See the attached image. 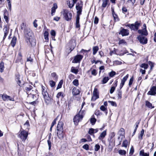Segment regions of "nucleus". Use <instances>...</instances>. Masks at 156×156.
Segmentation results:
<instances>
[{
  "instance_id": "nucleus-1",
  "label": "nucleus",
  "mask_w": 156,
  "mask_h": 156,
  "mask_svg": "<svg viewBox=\"0 0 156 156\" xmlns=\"http://www.w3.org/2000/svg\"><path fill=\"white\" fill-rule=\"evenodd\" d=\"M24 34L28 44H30L32 47L35 46L36 40L32 37L33 34L32 31L29 28H26L24 30Z\"/></svg>"
},
{
  "instance_id": "nucleus-2",
  "label": "nucleus",
  "mask_w": 156,
  "mask_h": 156,
  "mask_svg": "<svg viewBox=\"0 0 156 156\" xmlns=\"http://www.w3.org/2000/svg\"><path fill=\"white\" fill-rule=\"evenodd\" d=\"M82 6L79 3L76 4V8L77 10V14L76 17V27L79 28L80 27V25L79 23L80 16L81 14L82 11Z\"/></svg>"
},
{
  "instance_id": "nucleus-3",
  "label": "nucleus",
  "mask_w": 156,
  "mask_h": 156,
  "mask_svg": "<svg viewBox=\"0 0 156 156\" xmlns=\"http://www.w3.org/2000/svg\"><path fill=\"white\" fill-rule=\"evenodd\" d=\"M42 93L44 98V101L46 104H48L50 102L51 98L49 96V94L48 93L47 88L41 85Z\"/></svg>"
},
{
  "instance_id": "nucleus-4",
  "label": "nucleus",
  "mask_w": 156,
  "mask_h": 156,
  "mask_svg": "<svg viewBox=\"0 0 156 156\" xmlns=\"http://www.w3.org/2000/svg\"><path fill=\"white\" fill-rule=\"evenodd\" d=\"M84 114V112L81 109L79 112L74 117L73 121L75 125H78L79 122L82 119Z\"/></svg>"
},
{
  "instance_id": "nucleus-5",
  "label": "nucleus",
  "mask_w": 156,
  "mask_h": 156,
  "mask_svg": "<svg viewBox=\"0 0 156 156\" xmlns=\"http://www.w3.org/2000/svg\"><path fill=\"white\" fill-rule=\"evenodd\" d=\"M63 17L65 20L67 21H70L71 20L72 15L71 12L67 9H63L61 12Z\"/></svg>"
},
{
  "instance_id": "nucleus-6",
  "label": "nucleus",
  "mask_w": 156,
  "mask_h": 156,
  "mask_svg": "<svg viewBox=\"0 0 156 156\" xmlns=\"http://www.w3.org/2000/svg\"><path fill=\"white\" fill-rule=\"evenodd\" d=\"M28 135V132L25 130L20 131L18 136L23 141H25Z\"/></svg>"
},
{
  "instance_id": "nucleus-7",
  "label": "nucleus",
  "mask_w": 156,
  "mask_h": 156,
  "mask_svg": "<svg viewBox=\"0 0 156 156\" xmlns=\"http://www.w3.org/2000/svg\"><path fill=\"white\" fill-rule=\"evenodd\" d=\"M140 24V23L136 21L134 23L129 24H127L126 26L129 27L131 30L136 31L138 29Z\"/></svg>"
},
{
  "instance_id": "nucleus-8",
  "label": "nucleus",
  "mask_w": 156,
  "mask_h": 156,
  "mask_svg": "<svg viewBox=\"0 0 156 156\" xmlns=\"http://www.w3.org/2000/svg\"><path fill=\"white\" fill-rule=\"evenodd\" d=\"M137 38L140 43L143 44H145L147 43V38L142 35H139L137 37Z\"/></svg>"
},
{
  "instance_id": "nucleus-9",
  "label": "nucleus",
  "mask_w": 156,
  "mask_h": 156,
  "mask_svg": "<svg viewBox=\"0 0 156 156\" xmlns=\"http://www.w3.org/2000/svg\"><path fill=\"white\" fill-rule=\"evenodd\" d=\"M83 56L80 55H77L74 56L73 60L72 61L73 63H80L82 59Z\"/></svg>"
},
{
  "instance_id": "nucleus-10",
  "label": "nucleus",
  "mask_w": 156,
  "mask_h": 156,
  "mask_svg": "<svg viewBox=\"0 0 156 156\" xmlns=\"http://www.w3.org/2000/svg\"><path fill=\"white\" fill-rule=\"evenodd\" d=\"M1 97L3 100L4 101H8L9 100L13 101H14L13 98L11 97L10 96H8L6 94H2Z\"/></svg>"
},
{
  "instance_id": "nucleus-11",
  "label": "nucleus",
  "mask_w": 156,
  "mask_h": 156,
  "mask_svg": "<svg viewBox=\"0 0 156 156\" xmlns=\"http://www.w3.org/2000/svg\"><path fill=\"white\" fill-rule=\"evenodd\" d=\"M144 28L142 30H138V32L139 34H140L141 35L147 36L148 34L147 31L146 30V26L145 24L143 25Z\"/></svg>"
},
{
  "instance_id": "nucleus-12",
  "label": "nucleus",
  "mask_w": 156,
  "mask_h": 156,
  "mask_svg": "<svg viewBox=\"0 0 156 156\" xmlns=\"http://www.w3.org/2000/svg\"><path fill=\"white\" fill-rule=\"evenodd\" d=\"M93 95L92 97L91 100L92 101H94L96 99L99 98L98 92V89L96 87H95L93 92Z\"/></svg>"
},
{
  "instance_id": "nucleus-13",
  "label": "nucleus",
  "mask_w": 156,
  "mask_h": 156,
  "mask_svg": "<svg viewBox=\"0 0 156 156\" xmlns=\"http://www.w3.org/2000/svg\"><path fill=\"white\" fill-rule=\"evenodd\" d=\"M156 87L153 86L151 88L150 90L148 92L147 94L151 95H154L156 94Z\"/></svg>"
},
{
  "instance_id": "nucleus-14",
  "label": "nucleus",
  "mask_w": 156,
  "mask_h": 156,
  "mask_svg": "<svg viewBox=\"0 0 156 156\" xmlns=\"http://www.w3.org/2000/svg\"><path fill=\"white\" fill-rule=\"evenodd\" d=\"M77 0H68L67 1L68 4L69 8H72L73 7L75 3H76Z\"/></svg>"
},
{
  "instance_id": "nucleus-15",
  "label": "nucleus",
  "mask_w": 156,
  "mask_h": 156,
  "mask_svg": "<svg viewBox=\"0 0 156 156\" xmlns=\"http://www.w3.org/2000/svg\"><path fill=\"white\" fill-rule=\"evenodd\" d=\"M119 34H121L122 36H127L129 35V30L127 29L122 28L119 33Z\"/></svg>"
},
{
  "instance_id": "nucleus-16",
  "label": "nucleus",
  "mask_w": 156,
  "mask_h": 156,
  "mask_svg": "<svg viewBox=\"0 0 156 156\" xmlns=\"http://www.w3.org/2000/svg\"><path fill=\"white\" fill-rule=\"evenodd\" d=\"M3 30L4 32V36L3 37V40H4L6 37L7 36L9 32V29L8 27L5 26L4 27L3 29Z\"/></svg>"
},
{
  "instance_id": "nucleus-17",
  "label": "nucleus",
  "mask_w": 156,
  "mask_h": 156,
  "mask_svg": "<svg viewBox=\"0 0 156 156\" xmlns=\"http://www.w3.org/2000/svg\"><path fill=\"white\" fill-rule=\"evenodd\" d=\"M63 123L62 122H59L57 127V131L63 130Z\"/></svg>"
},
{
  "instance_id": "nucleus-18",
  "label": "nucleus",
  "mask_w": 156,
  "mask_h": 156,
  "mask_svg": "<svg viewBox=\"0 0 156 156\" xmlns=\"http://www.w3.org/2000/svg\"><path fill=\"white\" fill-rule=\"evenodd\" d=\"M117 85V81L116 80L115 81L114 83L112 85V86L111 87L110 90V93L112 94L115 90V87Z\"/></svg>"
},
{
  "instance_id": "nucleus-19",
  "label": "nucleus",
  "mask_w": 156,
  "mask_h": 156,
  "mask_svg": "<svg viewBox=\"0 0 156 156\" xmlns=\"http://www.w3.org/2000/svg\"><path fill=\"white\" fill-rule=\"evenodd\" d=\"M57 134L58 137L59 139H62L63 138V130L57 131Z\"/></svg>"
},
{
  "instance_id": "nucleus-20",
  "label": "nucleus",
  "mask_w": 156,
  "mask_h": 156,
  "mask_svg": "<svg viewBox=\"0 0 156 156\" xmlns=\"http://www.w3.org/2000/svg\"><path fill=\"white\" fill-rule=\"evenodd\" d=\"M106 135V130L103 131L100 135V136L98 137L99 140H102L103 139Z\"/></svg>"
},
{
  "instance_id": "nucleus-21",
  "label": "nucleus",
  "mask_w": 156,
  "mask_h": 156,
  "mask_svg": "<svg viewBox=\"0 0 156 156\" xmlns=\"http://www.w3.org/2000/svg\"><path fill=\"white\" fill-rule=\"evenodd\" d=\"M16 39H17V38H16V37L14 36L13 37V38L11 41L10 44V45L12 46V47H14L15 45L16 44Z\"/></svg>"
},
{
  "instance_id": "nucleus-22",
  "label": "nucleus",
  "mask_w": 156,
  "mask_h": 156,
  "mask_svg": "<svg viewBox=\"0 0 156 156\" xmlns=\"http://www.w3.org/2000/svg\"><path fill=\"white\" fill-rule=\"evenodd\" d=\"M80 93V91L79 89L76 87L73 88L72 90V94L74 95H76L79 94Z\"/></svg>"
},
{
  "instance_id": "nucleus-23",
  "label": "nucleus",
  "mask_w": 156,
  "mask_h": 156,
  "mask_svg": "<svg viewBox=\"0 0 156 156\" xmlns=\"http://www.w3.org/2000/svg\"><path fill=\"white\" fill-rule=\"evenodd\" d=\"M57 8V6L56 4L54 3L53 4V7L51 8V14L52 16H53L54 13L55 12L56 9Z\"/></svg>"
},
{
  "instance_id": "nucleus-24",
  "label": "nucleus",
  "mask_w": 156,
  "mask_h": 156,
  "mask_svg": "<svg viewBox=\"0 0 156 156\" xmlns=\"http://www.w3.org/2000/svg\"><path fill=\"white\" fill-rule=\"evenodd\" d=\"M118 99H121L122 98V91L120 89H118L117 91Z\"/></svg>"
},
{
  "instance_id": "nucleus-25",
  "label": "nucleus",
  "mask_w": 156,
  "mask_h": 156,
  "mask_svg": "<svg viewBox=\"0 0 156 156\" xmlns=\"http://www.w3.org/2000/svg\"><path fill=\"white\" fill-rule=\"evenodd\" d=\"M32 88L33 87L32 86L30 85H28L25 87V90L27 93H30V94H31L30 91Z\"/></svg>"
},
{
  "instance_id": "nucleus-26",
  "label": "nucleus",
  "mask_w": 156,
  "mask_h": 156,
  "mask_svg": "<svg viewBox=\"0 0 156 156\" xmlns=\"http://www.w3.org/2000/svg\"><path fill=\"white\" fill-rule=\"evenodd\" d=\"M70 71L71 72L75 74H77L79 72L78 69L72 66L71 69Z\"/></svg>"
},
{
  "instance_id": "nucleus-27",
  "label": "nucleus",
  "mask_w": 156,
  "mask_h": 156,
  "mask_svg": "<svg viewBox=\"0 0 156 156\" xmlns=\"http://www.w3.org/2000/svg\"><path fill=\"white\" fill-rule=\"evenodd\" d=\"M145 105L148 108L150 109H152L154 107L153 106L152 104L147 101H146Z\"/></svg>"
},
{
  "instance_id": "nucleus-28",
  "label": "nucleus",
  "mask_w": 156,
  "mask_h": 156,
  "mask_svg": "<svg viewBox=\"0 0 156 156\" xmlns=\"http://www.w3.org/2000/svg\"><path fill=\"white\" fill-rule=\"evenodd\" d=\"M140 154L142 156H149V153H144V150H142L140 151Z\"/></svg>"
},
{
  "instance_id": "nucleus-29",
  "label": "nucleus",
  "mask_w": 156,
  "mask_h": 156,
  "mask_svg": "<svg viewBox=\"0 0 156 156\" xmlns=\"http://www.w3.org/2000/svg\"><path fill=\"white\" fill-rule=\"evenodd\" d=\"M65 96L64 93L62 92H58L57 95L56 97L58 98H59L60 97H61L62 98H63Z\"/></svg>"
},
{
  "instance_id": "nucleus-30",
  "label": "nucleus",
  "mask_w": 156,
  "mask_h": 156,
  "mask_svg": "<svg viewBox=\"0 0 156 156\" xmlns=\"http://www.w3.org/2000/svg\"><path fill=\"white\" fill-rule=\"evenodd\" d=\"M93 54L95 55L99 50V48L98 46H94L93 48Z\"/></svg>"
},
{
  "instance_id": "nucleus-31",
  "label": "nucleus",
  "mask_w": 156,
  "mask_h": 156,
  "mask_svg": "<svg viewBox=\"0 0 156 156\" xmlns=\"http://www.w3.org/2000/svg\"><path fill=\"white\" fill-rule=\"evenodd\" d=\"M4 69V64L3 62H2L0 63V72L2 73Z\"/></svg>"
},
{
  "instance_id": "nucleus-32",
  "label": "nucleus",
  "mask_w": 156,
  "mask_h": 156,
  "mask_svg": "<svg viewBox=\"0 0 156 156\" xmlns=\"http://www.w3.org/2000/svg\"><path fill=\"white\" fill-rule=\"evenodd\" d=\"M51 77L53 79L57 81L58 79V76L55 73H53L51 74Z\"/></svg>"
},
{
  "instance_id": "nucleus-33",
  "label": "nucleus",
  "mask_w": 156,
  "mask_h": 156,
  "mask_svg": "<svg viewBox=\"0 0 156 156\" xmlns=\"http://www.w3.org/2000/svg\"><path fill=\"white\" fill-rule=\"evenodd\" d=\"M129 144V143L128 142V141L126 140H125L123 142L122 146L126 148L127 147L128 145Z\"/></svg>"
},
{
  "instance_id": "nucleus-34",
  "label": "nucleus",
  "mask_w": 156,
  "mask_h": 156,
  "mask_svg": "<svg viewBox=\"0 0 156 156\" xmlns=\"http://www.w3.org/2000/svg\"><path fill=\"white\" fill-rule=\"evenodd\" d=\"M140 67L144 68L145 69H147L148 67V65L147 64L142 63L140 65Z\"/></svg>"
},
{
  "instance_id": "nucleus-35",
  "label": "nucleus",
  "mask_w": 156,
  "mask_h": 156,
  "mask_svg": "<svg viewBox=\"0 0 156 156\" xmlns=\"http://www.w3.org/2000/svg\"><path fill=\"white\" fill-rule=\"evenodd\" d=\"M50 138H51V136H49V139L47 140V142H48V147H49V150H50L51 149V144H52L51 141L50 140Z\"/></svg>"
},
{
  "instance_id": "nucleus-36",
  "label": "nucleus",
  "mask_w": 156,
  "mask_h": 156,
  "mask_svg": "<svg viewBox=\"0 0 156 156\" xmlns=\"http://www.w3.org/2000/svg\"><path fill=\"white\" fill-rule=\"evenodd\" d=\"M144 129H142L140 132V135L138 136V138L140 140H141L143 138V136L144 135Z\"/></svg>"
},
{
  "instance_id": "nucleus-37",
  "label": "nucleus",
  "mask_w": 156,
  "mask_h": 156,
  "mask_svg": "<svg viewBox=\"0 0 156 156\" xmlns=\"http://www.w3.org/2000/svg\"><path fill=\"white\" fill-rule=\"evenodd\" d=\"M109 80V78L108 77H104L102 81V84H105Z\"/></svg>"
},
{
  "instance_id": "nucleus-38",
  "label": "nucleus",
  "mask_w": 156,
  "mask_h": 156,
  "mask_svg": "<svg viewBox=\"0 0 156 156\" xmlns=\"http://www.w3.org/2000/svg\"><path fill=\"white\" fill-rule=\"evenodd\" d=\"M119 153L121 155H125L126 151L124 150H120L119 151Z\"/></svg>"
},
{
  "instance_id": "nucleus-39",
  "label": "nucleus",
  "mask_w": 156,
  "mask_h": 156,
  "mask_svg": "<svg viewBox=\"0 0 156 156\" xmlns=\"http://www.w3.org/2000/svg\"><path fill=\"white\" fill-rule=\"evenodd\" d=\"M100 109L103 111H104L106 114L107 113V109L103 105H102L101 106L100 108Z\"/></svg>"
},
{
  "instance_id": "nucleus-40",
  "label": "nucleus",
  "mask_w": 156,
  "mask_h": 156,
  "mask_svg": "<svg viewBox=\"0 0 156 156\" xmlns=\"http://www.w3.org/2000/svg\"><path fill=\"white\" fill-rule=\"evenodd\" d=\"M44 38L46 40H48V33L47 31H45L44 32Z\"/></svg>"
},
{
  "instance_id": "nucleus-41",
  "label": "nucleus",
  "mask_w": 156,
  "mask_h": 156,
  "mask_svg": "<svg viewBox=\"0 0 156 156\" xmlns=\"http://www.w3.org/2000/svg\"><path fill=\"white\" fill-rule=\"evenodd\" d=\"M63 83V80H62L60 81L58 84V86L57 87V90L61 88L62 87V85Z\"/></svg>"
},
{
  "instance_id": "nucleus-42",
  "label": "nucleus",
  "mask_w": 156,
  "mask_h": 156,
  "mask_svg": "<svg viewBox=\"0 0 156 156\" xmlns=\"http://www.w3.org/2000/svg\"><path fill=\"white\" fill-rule=\"evenodd\" d=\"M113 16L115 21H118L119 20V19L116 14H114Z\"/></svg>"
},
{
  "instance_id": "nucleus-43",
  "label": "nucleus",
  "mask_w": 156,
  "mask_h": 156,
  "mask_svg": "<svg viewBox=\"0 0 156 156\" xmlns=\"http://www.w3.org/2000/svg\"><path fill=\"white\" fill-rule=\"evenodd\" d=\"M73 83L74 85L76 86H78L79 85L78 80L77 79L74 80L73 81Z\"/></svg>"
},
{
  "instance_id": "nucleus-44",
  "label": "nucleus",
  "mask_w": 156,
  "mask_h": 156,
  "mask_svg": "<svg viewBox=\"0 0 156 156\" xmlns=\"http://www.w3.org/2000/svg\"><path fill=\"white\" fill-rule=\"evenodd\" d=\"M27 62H30V63H32L33 62V59L31 58L30 55L27 57Z\"/></svg>"
},
{
  "instance_id": "nucleus-45",
  "label": "nucleus",
  "mask_w": 156,
  "mask_h": 156,
  "mask_svg": "<svg viewBox=\"0 0 156 156\" xmlns=\"http://www.w3.org/2000/svg\"><path fill=\"white\" fill-rule=\"evenodd\" d=\"M108 102L112 106L116 107L117 106V104L115 101H108Z\"/></svg>"
},
{
  "instance_id": "nucleus-46",
  "label": "nucleus",
  "mask_w": 156,
  "mask_h": 156,
  "mask_svg": "<svg viewBox=\"0 0 156 156\" xmlns=\"http://www.w3.org/2000/svg\"><path fill=\"white\" fill-rule=\"evenodd\" d=\"M100 146L98 144H96L95 145L94 147V151H98V150L100 149Z\"/></svg>"
},
{
  "instance_id": "nucleus-47",
  "label": "nucleus",
  "mask_w": 156,
  "mask_h": 156,
  "mask_svg": "<svg viewBox=\"0 0 156 156\" xmlns=\"http://www.w3.org/2000/svg\"><path fill=\"white\" fill-rule=\"evenodd\" d=\"M49 84H50V86L51 87H53L55 86V83L53 80H51L50 81Z\"/></svg>"
},
{
  "instance_id": "nucleus-48",
  "label": "nucleus",
  "mask_w": 156,
  "mask_h": 156,
  "mask_svg": "<svg viewBox=\"0 0 156 156\" xmlns=\"http://www.w3.org/2000/svg\"><path fill=\"white\" fill-rule=\"evenodd\" d=\"M116 74V73L114 71H112L109 73V76L112 77Z\"/></svg>"
},
{
  "instance_id": "nucleus-49",
  "label": "nucleus",
  "mask_w": 156,
  "mask_h": 156,
  "mask_svg": "<svg viewBox=\"0 0 156 156\" xmlns=\"http://www.w3.org/2000/svg\"><path fill=\"white\" fill-rule=\"evenodd\" d=\"M96 119L94 118H92L90 119V121L92 125H94L95 123Z\"/></svg>"
},
{
  "instance_id": "nucleus-50",
  "label": "nucleus",
  "mask_w": 156,
  "mask_h": 156,
  "mask_svg": "<svg viewBox=\"0 0 156 156\" xmlns=\"http://www.w3.org/2000/svg\"><path fill=\"white\" fill-rule=\"evenodd\" d=\"M119 44H126V42L125 41V40L122 39L121 40H120L119 42Z\"/></svg>"
},
{
  "instance_id": "nucleus-51",
  "label": "nucleus",
  "mask_w": 156,
  "mask_h": 156,
  "mask_svg": "<svg viewBox=\"0 0 156 156\" xmlns=\"http://www.w3.org/2000/svg\"><path fill=\"white\" fill-rule=\"evenodd\" d=\"M135 2V0H128L127 2L133 5Z\"/></svg>"
},
{
  "instance_id": "nucleus-52",
  "label": "nucleus",
  "mask_w": 156,
  "mask_h": 156,
  "mask_svg": "<svg viewBox=\"0 0 156 156\" xmlns=\"http://www.w3.org/2000/svg\"><path fill=\"white\" fill-rule=\"evenodd\" d=\"M119 133L120 135H123L124 133V129L122 128H121L119 131Z\"/></svg>"
},
{
  "instance_id": "nucleus-53",
  "label": "nucleus",
  "mask_w": 156,
  "mask_h": 156,
  "mask_svg": "<svg viewBox=\"0 0 156 156\" xmlns=\"http://www.w3.org/2000/svg\"><path fill=\"white\" fill-rule=\"evenodd\" d=\"M116 50L114 48L113 51H111L110 52V54L111 55H112L113 54H117L116 52Z\"/></svg>"
},
{
  "instance_id": "nucleus-54",
  "label": "nucleus",
  "mask_w": 156,
  "mask_h": 156,
  "mask_svg": "<svg viewBox=\"0 0 156 156\" xmlns=\"http://www.w3.org/2000/svg\"><path fill=\"white\" fill-rule=\"evenodd\" d=\"M91 73L92 75L94 76H96L97 74V72L95 69H93L91 70Z\"/></svg>"
},
{
  "instance_id": "nucleus-55",
  "label": "nucleus",
  "mask_w": 156,
  "mask_h": 156,
  "mask_svg": "<svg viewBox=\"0 0 156 156\" xmlns=\"http://www.w3.org/2000/svg\"><path fill=\"white\" fill-rule=\"evenodd\" d=\"M94 129H93V128L90 129L89 130L88 133L90 134L91 135H92L94 133Z\"/></svg>"
},
{
  "instance_id": "nucleus-56",
  "label": "nucleus",
  "mask_w": 156,
  "mask_h": 156,
  "mask_svg": "<svg viewBox=\"0 0 156 156\" xmlns=\"http://www.w3.org/2000/svg\"><path fill=\"white\" fill-rule=\"evenodd\" d=\"M134 150L133 147V146H132L130 149L129 154L131 155H132L134 152Z\"/></svg>"
},
{
  "instance_id": "nucleus-57",
  "label": "nucleus",
  "mask_w": 156,
  "mask_h": 156,
  "mask_svg": "<svg viewBox=\"0 0 156 156\" xmlns=\"http://www.w3.org/2000/svg\"><path fill=\"white\" fill-rule=\"evenodd\" d=\"M83 148L86 150L89 149V146L87 144H84L83 147Z\"/></svg>"
},
{
  "instance_id": "nucleus-58",
  "label": "nucleus",
  "mask_w": 156,
  "mask_h": 156,
  "mask_svg": "<svg viewBox=\"0 0 156 156\" xmlns=\"http://www.w3.org/2000/svg\"><path fill=\"white\" fill-rule=\"evenodd\" d=\"M133 78L131 77L129 80V86H130L132 84L133 81Z\"/></svg>"
},
{
  "instance_id": "nucleus-59",
  "label": "nucleus",
  "mask_w": 156,
  "mask_h": 156,
  "mask_svg": "<svg viewBox=\"0 0 156 156\" xmlns=\"http://www.w3.org/2000/svg\"><path fill=\"white\" fill-rule=\"evenodd\" d=\"M129 75L128 74H127L126 76H124L122 80H121L125 82L127 80L128 77Z\"/></svg>"
},
{
  "instance_id": "nucleus-60",
  "label": "nucleus",
  "mask_w": 156,
  "mask_h": 156,
  "mask_svg": "<svg viewBox=\"0 0 156 156\" xmlns=\"http://www.w3.org/2000/svg\"><path fill=\"white\" fill-rule=\"evenodd\" d=\"M37 20H35L34 21L33 23L34 26L35 28H37Z\"/></svg>"
},
{
  "instance_id": "nucleus-61",
  "label": "nucleus",
  "mask_w": 156,
  "mask_h": 156,
  "mask_svg": "<svg viewBox=\"0 0 156 156\" xmlns=\"http://www.w3.org/2000/svg\"><path fill=\"white\" fill-rule=\"evenodd\" d=\"M7 1H8V5L9 8V10L10 11H11V3H10V2L9 1V0H7Z\"/></svg>"
},
{
  "instance_id": "nucleus-62",
  "label": "nucleus",
  "mask_w": 156,
  "mask_h": 156,
  "mask_svg": "<svg viewBox=\"0 0 156 156\" xmlns=\"http://www.w3.org/2000/svg\"><path fill=\"white\" fill-rule=\"evenodd\" d=\"M4 18L5 19L6 22V23H8L9 21L8 17L7 16L5 15V13L4 14Z\"/></svg>"
},
{
  "instance_id": "nucleus-63",
  "label": "nucleus",
  "mask_w": 156,
  "mask_h": 156,
  "mask_svg": "<svg viewBox=\"0 0 156 156\" xmlns=\"http://www.w3.org/2000/svg\"><path fill=\"white\" fill-rule=\"evenodd\" d=\"M98 19L97 17L96 16L94 18V23L95 24H97L98 23Z\"/></svg>"
},
{
  "instance_id": "nucleus-64",
  "label": "nucleus",
  "mask_w": 156,
  "mask_h": 156,
  "mask_svg": "<svg viewBox=\"0 0 156 156\" xmlns=\"http://www.w3.org/2000/svg\"><path fill=\"white\" fill-rule=\"evenodd\" d=\"M51 35L53 37H55V32L54 30H51Z\"/></svg>"
}]
</instances>
